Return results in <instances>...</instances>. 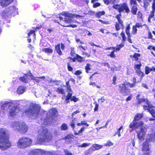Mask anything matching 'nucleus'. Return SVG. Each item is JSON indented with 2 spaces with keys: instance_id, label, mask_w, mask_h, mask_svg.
I'll use <instances>...</instances> for the list:
<instances>
[{
  "instance_id": "7",
  "label": "nucleus",
  "mask_w": 155,
  "mask_h": 155,
  "mask_svg": "<svg viewBox=\"0 0 155 155\" xmlns=\"http://www.w3.org/2000/svg\"><path fill=\"white\" fill-rule=\"evenodd\" d=\"M149 139H147L144 142L143 144L142 150L144 152L149 151L151 147L150 144V141L154 142L155 141V134L153 133L151 134L150 137Z\"/></svg>"
},
{
  "instance_id": "9",
  "label": "nucleus",
  "mask_w": 155,
  "mask_h": 155,
  "mask_svg": "<svg viewBox=\"0 0 155 155\" xmlns=\"http://www.w3.org/2000/svg\"><path fill=\"white\" fill-rule=\"evenodd\" d=\"M113 8L116 9H117L119 12H124L127 13H128L130 10L128 7L126 3H124L120 5H115L113 6Z\"/></svg>"
},
{
  "instance_id": "42",
  "label": "nucleus",
  "mask_w": 155,
  "mask_h": 155,
  "mask_svg": "<svg viewBox=\"0 0 155 155\" xmlns=\"http://www.w3.org/2000/svg\"><path fill=\"white\" fill-rule=\"evenodd\" d=\"M64 152L66 155H73L71 152L67 150H64Z\"/></svg>"
},
{
  "instance_id": "62",
  "label": "nucleus",
  "mask_w": 155,
  "mask_h": 155,
  "mask_svg": "<svg viewBox=\"0 0 155 155\" xmlns=\"http://www.w3.org/2000/svg\"><path fill=\"white\" fill-rule=\"evenodd\" d=\"M154 12H155L152 11L150 14L149 17L151 18H153L154 15Z\"/></svg>"
},
{
  "instance_id": "18",
  "label": "nucleus",
  "mask_w": 155,
  "mask_h": 155,
  "mask_svg": "<svg viewBox=\"0 0 155 155\" xmlns=\"http://www.w3.org/2000/svg\"><path fill=\"white\" fill-rule=\"evenodd\" d=\"M7 8H9V12L11 13V15L14 13L15 14L18 13L17 9L14 5L10 6Z\"/></svg>"
},
{
  "instance_id": "4",
  "label": "nucleus",
  "mask_w": 155,
  "mask_h": 155,
  "mask_svg": "<svg viewBox=\"0 0 155 155\" xmlns=\"http://www.w3.org/2000/svg\"><path fill=\"white\" fill-rule=\"evenodd\" d=\"M53 138L52 133L45 128L40 131L38 136L37 143L41 144L43 143L49 142Z\"/></svg>"
},
{
  "instance_id": "61",
  "label": "nucleus",
  "mask_w": 155,
  "mask_h": 155,
  "mask_svg": "<svg viewBox=\"0 0 155 155\" xmlns=\"http://www.w3.org/2000/svg\"><path fill=\"white\" fill-rule=\"evenodd\" d=\"M118 23L119 24H120V25H121V27H123V22L121 20V19H119V20H118Z\"/></svg>"
},
{
  "instance_id": "24",
  "label": "nucleus",
  "mask_w": 155,
  "mask_h": 155,
  "mask_svg": "<svg viewBox=\"0 0 155 155\" xmlns=\"http://www.w3.org/2000/svg\"><path fill=\"white\" fill-rule=\"evenodd\" d=\"M138 104H140L142 102H145L146 104L147 105V102H150L149 101H148L147 100L145 99H143V98H138Z\"/></svg>"
},
{
  "instance_id": "33",
  "label": "nucleus",
  "mask_w": 155,
  "mask_h": 155,
  "mask_svg": "<svg viewBox=\"0 0 155 155\" xmlns=\"http://www.w3.org/2000/svg\"><path fill=\"white\" fill-rule=\"evenodd\" d=\"M130 29V27L129 25H128L126 28V34L128 35V37H130V33L129 31V30Z\"/></svg>"
},
{
  "instance_id": "45",
  "label": "nucleus",
  "mask_w": 155,
  "mask_h": 155,
  "mask_svg": "<svg viewBox=\"0 0 155 155\" xmlns=\"http://www.w3.org/2000/svg\"><path fill=\"white\" fill-rule=\"evenodd\" d=\"M90 144V143H84L83 144H81L79 147H85L89 146Z\"/></svg>"
},
{
  "instance_id": "32",
  "label": "nucleus",
  "mask_w": 155,
  "mask_h": 155,
  "mask_svg": "<svg viewBox=\"0 0 155 155\" xmlns=\"http://www.w3.org/2000/svg\"><path fill=\"white\" fill-rule=\"evenodd\" d=\"M56 91L59 93L64 94L65 91L61 87H59L56 90Z\"/></svg>"
},
{
  "instance_id": "44",
  "label": "nucleus",
  "mask_w": 155,
  "mask_h": 155,
  "mask_svg": "<svg viewBox=\"0 0 155 155\" xmlns=\"http://www.w3.org/2000/svg\"><path fill=\"white\" fill-rule=\"evenodd\" d=\"M78 100V99L77 98H76V97L75 96H73L72 97L71 99V101H73L75 102H77Z\"/></svg>"
},
{
  "instance_id": "22",
  "label": "nucleus",
  "mask_w": 155,
  "mask_h": 155,
  "mask_svg": "<svg viewBox=\"0 0 155 155\" xmlns=\"http://www.w3.org/2000/svg\"><path fill=\"white\" fill-rule=\"evenodd\" d=\"M55 48L57 52L59 55H61L62 54V52L60 50V45L59 44H58L57 45L55 46Z\"/></svg>"
},
{
  "instance_id": "46",
  "label": "nucleus",
  "mask_w": 155,
  "mask_h": 155,
  "mask_svg": "<svg viewBox=\"0 0 155 155\" xmlns=\"http://www.w3.org/2000/svg\"><path fill=\"white\" fill-rule=\"evenodd\" d=\"M123 129V126H121L118 130L117 132V134H118V137H120L121 136V134H120V130Z\"/></svg>"
},
{
  "instance_id": "37",
  "label": "nucleus",
  "mask_w": 155,
  "mask_h": 155,
  "mask_svg": "<svg viewBox=\"0 0 155 155\" xmlns=\"http://www.w3.org/2000/svg\"><path fill=\"white\" fill-rule=\"evenodd\" d=\"M72 91H70L68 90H67V92L68 93V95L66 96V97L71 99V98L72 95V93H71Z\"/></svg>"
},
{
  "instance_id": "50",
  "label": "nucleus",
  "mask_w": 155,
  "mask_h": 155,
  "mask_svg": "<svg viewBox=\"0 0 155 155\" xmlns=\"http://www.w3.org/2000/svg\"><path fill=\"white\" fill-rule=\"evenodd\" d=\"M120 35L122 38L123 40L124 41H125L126 39V38L123 32H122L121 33Z\"/></svg>"
},
{
  "instance_id": "51",
  "label": "nucleus",
  "mask_w": 155,
  "mask_h": 155,
  "mask_svg": "<svg viewBox=\"0 0 155 155\" xmlns=\"http://www.w3.org/2000/svg\"><path fill=\"white\" fill-rule=\"evenodd\" d=\"M67 67L69 71H72L73 68L71 67L70 66L69 63H67Z\"/></svg>"
},
{
  "instance_id": "15",
  "label": "nucleus",
  "mask_w": 155,
  "mask_h": 155,
  "mask_svg": "<svg viewBox=\"0 0 155 155\" xmlns=\"http://www.w3.org/2000/svg\"><path fill=\"white\" fill-rule=\"evenodd\" d=\"M13 1V0H1L0 4L1 5L5 7L8 5Z\"/></svg>"
},
{
  "instance_id": "36",
  "label": "nucleus",
  "mask_w": 155,
  "mask_h": 155,
  "mask_svg": "<svg viewBox=\"0 0 155 155\" xmlns=\"http://www.w3.org/2000/svg\"><path fill=\"white\" fill-rule=\"evenodd\" d=\"M37 78L41 79L43 80H44V79H45V76H41L40 77H35V79H34V80L35 81L37 82H40L41 81V80L38 79H37Z\"/></svg>"
},
{
  "instance_id": "6",
  "label": "nucleus",
  "mask_w": 155,
  "mask_h": 155,
  "mask_svg": "<svg viewBox=\"0 0 155 155\" xmlns=\"http://www.w3.org/2000/svg\"><path fill=\"white\" fill-rule=\"evenodd\" d=\"M32 143V140L28 137H22L20 138L18 143V146L21 148H26L30 146Z\"/></svg>"
},
{
  "instance_id": "17",
  "label": "nucleus",
  "mask_w": 155,
  "mask_h": 155,
  "mask_svg": "<svg viewBox=\"0 0 155 155\" xmlns=\"http://www.w3.org/2000/svg\"><path fill=\"white\" fill-rule=\"evenodd\" d=\"M48 113L51 117H55L58 114L57 109L55 108H52L50 109Z\"/></svg>"
},
{
  "instance_id": "8",
  "label": "nucleus",
  "mask_w": 155,
  "mask_h": 155,
  "mask_svg": "<svg viewBox=\"0 0 155 155\" xmlns=\"http://www.w3.org/2000/svg\"><path fill=\"white\" fill-rule=\"evenodd\" d=\"M128 87H129L127 82L120 84L119 85V89L120 93L124 95H128L130 92V89L128 88Z\"/></svg>"
},
{
  "instance_id": "25",
  "label": "nucleus",
  "mask_w": 155,
  "mask_h": 155,
  "mask_svg": "<svg viewBox=\"0 0 155 155\" xmlns=\"http://www.w3.org/2000/svg\"><path fill=\"white\" fill-rule=\"evenodd\" d=\"M133 83L132 84L128 82V85H129L130 87H133L135 85V84L136 83V79L135 77H134L133 79Z\"/></svg>"
},
{
  "instance_id": "49",
  "label": "nucleus",
  "mask_w": 155,
  "mask_h": 155,
  "mask_svg": "<svg viewBox=\"0 0 155 155\" xmlns=\"http://www.w3.org/2000/svg\"><path fill=\"white\" fill-rule=\"evenodd\" d=\"M105 146H112L113 145V143H112L111 142H108L106 143H105L104 144Z\"/></svg>"
},
{
  "instance_id": "16",
  "label": "nucleus",
  "mask_w": 155,
  "mask_h": 155,
  "mask_svg": "<svg viewBox=\"0 0 155 155\" xmlns=\"http://www.w3.org/2000/svg\"><path fill=\"white\" fill-rule=\"evenodd\" d=\"M20 123V122L17 121L12 122L11 124V126L14 130H18L19 128Z\"/></svg>"
},
{
  "instance_id": "60",
  "label": "nucleus",
  "mask_w": 155,
  "mask_h": 155,
  "mask_svg": "<svg viewBox=\"0 0 155 155\" xmlns=\"http://www.w3.org/2000/svg\"><path fill=\"white\" fill-rule=\"evenodd\" d=\"M118 23L119 24H120V25H121V27H123V22L121 20V19H119V20H118Z\"/></svg>"
},
{
  "instance_id": "52",
  "label": "nucleus",
  "mask_w": 155,
  "mask_h": 155,
  "mask_svg": "<svg viewBox=\"0 0 155 155\" xmlns=\"http://www.w3.org/2000/svg\"><path fill=\"white\" fill-rule=\"evenodd\" d=\"M101 4L100 3L98 2H97L95 3H94L93 5V7L94 8H96L97 7H98Z\"/></svg>"
},
{
  "instance_id": "13",
  "label": "nucleus",
  "mask_w": 155,
  "mask_h": 155,
  "mask_svg": "<svg viewBox=\"0 0 155 155\" xmlns=\"http://www.w3.org/2000/svg\"><path fill=\"white\" fill-rule=\"evenodd\" d=\"M35 155L37 154L38 155H53V153L50 152L45 151L41 150H38L33 151Z\"/></svg>"
},
{
  "instance_id": "27",
  "label": "nucleus",
  "mask_w": 155,
  "mask_h": 155,
  "mask_svg": "<svg viewBox=\"0 0 155 155\" xmlns=\"http://www.w3.org/2000/svg\"><path fill=\"white\" fill-rule=\"evenodd\" d=\"M42 51L46 53H51L53 52V50L48 48H45L42 49Z\"/></svg>"
},
{
  "instance_id": "14",
  "label": "nucleus",
  "mask_w": 155,
  "mask_h": 155,
  "mask_svg": "<svg viewBox=\"0 0 155 155\" xmlns=\"http://www.w3.org/2000/svg\"><path fill=\"white\" fill-rule=\"evenodd\" d=\"M9 8H6L2 12L0 15L3 18H7L11 16V13L9 12Z\"/></svg>"
},
{
  "instance_id": "11",
  "label": "nucleus",
  "mask_w": 155,
  "mask_h": 155,
  "mask_svg": "<svg viewBox=\"0 0 155 155\" xmlns=\"http://www.w3.org/2000/svg\"><path fill=\"white\" fill-rule=\"evenodd\" d=\"M143 107L145 110H147L152 116L155 117V107H153L150 102H147V105H144Z\"/></svg>"
},
{
  "instance_id": "21",
  "label": "nucleus",
  "mask_w": 155,
  "mask_h": 155,
  "mask_svg": "<svg viewBox=\"0 0 155 155\" xmlns=\"http://www.w3.org/2000/svg\"><path fill=\"white\" fill-rule=\"evenodd\" d=\"M151 2V0H144V7L145 10H147V7L149 5V4Z\"/></svg>"
},
{
  "instance_id": "47",
  "label": "nucleus",
  "mask_w": 155,
  "mask_h": 155,
  "mask_svg": "<svg viewBox=\"0 0 155 155\" xmlns=\"http://www.w3.org/2000/svg\"><path fill=\"white\" fill-rule=\"evenodd\" d=\"M130 3L131 5H137V2L136 0H131Z\"/></svg>"
},
{
  "instance_id": "5",
  "label": "nucleus",
  "mask_w": 155,
  "mask_h": 155,
  "mask_svg": "<svg viewBox=\"0 0 155 155\" xmlns=\"http://www.w3.org/2000/svg\"><path fill=\"white\" fill-rule=\"evenodd\" d=\"M40 107V106L35 103H31L28 110L25 111V114L29 115L30 117L32 119H35L38 114Z\"/></svg>"
},
{
  "instance_id": "26",
  "label": "nucleus",
  "mask_w": 155,
  "mask_h": 155,
  "mask_svg": "<svg viewBox=\"0 0 155 155\" xmlns=\"http://www.w3.org/2000/svg\"><path fill=\"white\" fill-rule=\"evenodd\" d=\"M103 146L99 144H94L93 145L92 147L94 148V150H97L102 148Z\"/></svg>"
},
{
  "instance_id": "54",
  "label": "nucleus",
  "mask_w": 155,
  "mask_h": 155,
  "mask_svg": "<svg viewBox=\"0 0 155 155\" xmlns=\"http://www.w3.org/2000/svg\"><path fill=\"white\" fill-rule=\"evenodd\" d=\"M137 18H141L142 17V14L140 12H138L137 13Z\"/></svg>"
},
{
  "instance_id": "63",
  "label": "nucleus",
  "mask_w": 155,
  "mask_h": 155,
  "mask_svg": "<svg viewBox=\"0 0 155 155\" xmlns=\"http://www.w3.org/2000/svg\"><path fill=\"white\" fill-rule=\"evenodd\" d=\"M115 50H114V51H112L111 52V54L110 55V56L111 58H114L115 57V54H114V51Z\"/></svg>"
},
{
  "instance_id": "43",
  "label": "nucleus",
  "mask_w": 155,
  "mask_h": 155,
  "mask_svg": "<svg viewBox=\"0 0 155 155\" xmlns=\"http://www.w3.org/2000/svg\"><path fill=\"white\" fill-rule=\"evenodd\" d=\"M136 72L137 73L139 76L141 77H143L144 76L143 73L141 72V71L140 70L138 71H136Z\"/></svg>"
},
{
  "instance_id": "40",
  "label": "nucleus",
  "mask_w": 155,
  "mask_h": 155,
  "mask_svg": "<svg viewBox=\"0 0 155 155\" xmlns=\"http://www.w3.org/2000/svg\"><path fill=\"white\" fill-rule=\"evenodd\" d=\"M140 56V54L138 53H135L133 56L134 58L135 59V61H137L138 60V57Z\"/></svg>"
},
{
  "instance_id": "53",
  "label": "nucleus",
  "mask_w": 155,
  "mask_h": 155,
  "mask_svg": "<svg viewBox=\"0 0 155 155\" xmlns=\"http://www.w3.org/2000/svg\"><path fill=\"white\" fill-rule=\"evenodd\" d=\"M116 77L115 76H114L113 77V80H112V81H113V82H112V84H115L116 83V82H115V81L116 80Z\"/></svg>"
},
{
  "instance_id": "56",
  "label": "nucleus",
  "mask_w": 155,
  "mask_h": 155,
  "mask_svg": "<svg viewBox=\"0 0 155 155\" xmlns=\"http://www.w3.org/2000/svg\"><path fill=\"white\" fill-rule=\"evenodd\" d=\"M124 45H120L117 48L115 49V50H117V51H119L121 48H122V47L124 46Z\"/></svg>"
},
{
  "instance_id": "39",
  "label": "nucleus",
  "mask_w": 155,
  "mask_h": 155,
  "mask_svg": "<svg viewBox=\"0 0 155 155\" xmlns=\"http://www.w3.org/2000/svg\"><path fill=\"white\" fill-rule=\"evenodd\" d=\"M136 28H137L134 25L133 26V28H132L133 31H132V33L133 34V35L137 33V29Z\"/></svg>"
},
{
  "instance_id": "12",
  "label": "nucleus",
  "mask_w": 155,
  "mask_h": 155,
  "mask_svg": "<svg viewBox=\"0 0 155 155\" xmlns=\"http://www.w3.org/2000/svg\"><path fill=\"white\" fill-rule=\"evenodd\" d=\"M28 130V127L26 124L24 122H20L18 130L22 133H25Z\"/></svg>"
},
{
  "instance_id": "64",
  "label": "nucleus",
  "mask_w": 155,
  "mask_h": 155,
  "mask_svg": "<svg viewBox=\"0 0 155 155\" xmlns=\"http://www.w3.org/2000/svg\"><path fill=\"white\" fill-rule=\"evenodd\" d=\"M152 8L153 9L152 11L155 12V2H153L152 6Z\"/></svg>"
},
{
  "instance_id": "28",
  "label": "nucleus",
  "mask_w": 155,
  "mask_h": 155,
  "mask_svg": "<svg viewBox=\"0 0 155 155\" xmlns=\"http://www.w3.org/2000/svg\"><path fill=\"white\" fill-rule=\"evenodd\" d=\"M152 68H149L148 66H146L145 68V73L146 74H148L151 71H153Z\"/></svg>"
},
{
  "instance_id": "29",
  "label": "nucleus",
  "mask_w": 155,
  "mask_h": 155,
  "mask_svg": "<svg viewBox=\"0 0 155 155\" xmlns=\"http://www.w3.org/2000/svg\"><path fill=\"white\" fill-rule=\"evenodd\" d=\"M76 60L79 62H81L85 60L84 58L82 57L77 54L76 56Z\"/></svg>"
},
{
  "instance_id": "58",
  "label": "nucleus",
  "mask_w": 155,
  "mask_h": 155,
  "mask_svg": "<svg viewBox=\"0 0 155 155\" xmlns=\"http://www.w3.org/2000/svg\"><path fill=\"white\" fill-rule=\"evenodd\" d=\"M105 99H104V97L101 98L100 99L98 100V101L100 102L101 103H102L104 101Z\"/></svg>"
},
{
  "instance_id": "55",
  "label": "nucleus",
  "mask_w": 155,
  "mask_h": 155,
  "mask_svg": "<svg viewBox=\"0 0 155 155\" xmlns=\"http://www.w3.org/2000/svg\"><path fill=\"white\" fill-rule=\"evenodd\" d=\"M82 73V72L80 70H78L76 71L74 74H75L77 75H80Z\"/></svg>"
},
{
  "instance_id": "20",
  "label": "nucleus",
  "mask_w": 155,
  "mask_h": 155,
  "mask_svg": "<svg viewBox=\"0 0 155 155\" xmlns=\"http://www.w3.org/2000/svg\"><path fill=\"white\" fill-rule=\"evenodd\" d=\"M19 79L25 83H27L28 82L27 75V77L25 75V76L20 77L19 78Z\"/></svg>"
},
{
  "instance_id": "30",
  "label": "nucleus",
  "mask_w": 155,
  "mask_h": 155,
  "mask_svg": "<svg viewBox=\"0 0 155 155\" xmlns=\"http://www.w3.org/2000/svg\"><path fill=\"white\" fill-rule=\"evenodd\" d=\"M25 75L27 77V75L28 76H30V78H29V79H30L31 80H34L35 79V77L31 73L30 71H29V72L27 74H25Z\"/></svg>"
},
{
  "instance_id": "23",
  "label": "nucleus",
  "mask_w": 155,
  "mask_h": 155,
  "mask_svg": "<svg viewBox=\"0 0 155 155\" xmlns=\"http://www.w3.org/2000/svg\"><path fill=\"white\" fill-rule=\"evenodd\" d=\"M131 10L132 13L134 15H136L137 10V5L133 6Z\"/></svg>"
},
{
  "instance_id": "31",
  "label": "nucleus",
  "mask_w": 155,
  "mask_h": 155,
  "mask_svg": "<svg viewBox=\"0 0 155 155\" xmlns=\"http://www.w3.org/2000/svg\"><path fill=\"white\" fill-rule=\"evenodd\" d=\"M60 128L62 130H65L68 129V127L66 124L63 123L61 126Z\"/></svg>"
},
{
  "instance_id": "41",
  "label": "nucleus",
  "mask_w": 155,
  "mask_h": 155,
  "mask_svg": "<svg viewBox=\"0 0 155 155\" xmlns=\"http://www.w3.org/2000/svg\"><path fill=\"white\" fill-rule=\"evenodd\" d=\"M75 120H73L71 122L70 126L72 128L73 130L74 129L75 127Z\"/></svg>"
},
{
  "instance_id": "1",
  "label": "nucleus",
  "mask_w": 155,
  "mask_h": 155,
  "mask_svg": "<svg viewBox=\"0 0 155 155\" xmlns=\"http://www.w3.org/2000/svg\"><path fill=\"white\" fill-rule=\"evenodd\" d=\"M143 116V114H137L135 116L134 120L129 125V127L131 129L130 130L132 132L136 129L140 128V130L137 131L138 139L142 141L144 139V136L145 132L146 131V126L142 122H137L136 120H139L142 118Z\"/></svg>"
},
{
  "instance_id": "19",
  "label": "nucleus",
  "mask_w": 155,
  "mask_h": 155,
  "mask_svg": "<svg viewBox=\"0 0 155 155\" xmlns=\"http://www.w3.org/2000/svg\"><path fill=\"white\" fill-rule=\"evenodd\" d=\"M25 87L23 86L19 87L17 90V93L19 94H22L25 92Z\"/></svg>"
},
{
  "instance_id": "3",
  "label": "nucleus",
  "mask_w": 155,
  "mask_h": 155,
  "mask_svg": "<svg viewBox=\"0 0 155 155\" xmlns=\"http://www.w3.org/2000/svg\"><path fill=\"white\" fill-rule=\"evenodd\" d=\"M11 146L8 140V131L5 129H0V149L6 150Z\"/></svg>"
},
{
  "instance_id": "34",
  "label": "nucleus",
  "mask_w": 155,
  "mask_h": 155,
  "mask_svg": "<svg viewBox=\"0 0 155 155\" xmlns=\"http://www.w3.org/2000/svg\"><path fill=\"white\" fill-rule=\"evenodd\" d=\"M105 12L104 11H101L98 12L96 13V16H97V17L99 18L100 17L101 15H104L105 14Z\"/></svg>"
},
{
  "instance_id": "59",
  "label": "nucleus",
  "mask_w": 155,
  "mask_h": 155,
  "mask_svg": "<svg viewBox=\"0 0 155 155\" xmlns=\"http://www.w3.org/2000/svg\"><path fill=\"white\" fill-rule=\"evenodd\" d=\"M81 123L82 125H86L87 126H88L89 125L87 124V123L85 121H82Z\"/></svg>"
},
{
  "instance_id": "2",
  "label": "nucleus",
  "mask_w": 155,
  "mask_h": 155,
  "mask_svg": "<svg viewBox=\"0 0 155 155\" xmlns=\"http://www.w3.org/2000/svg\"><path fill=\"white\" fill-rule=\"evenodd\" d=\"M19 111V108L15 106L14 104L11 102H5L1 107V112L5 114L8 113L9 117L13 118Z\"/></svg>"
},
{
  "instance_id": "48",
  "label": "nucleus",
  "mask_w": 155,
  "mask_h": 155,
  "mask_svg": "<svg viewBox=\"0 0 155 155\" xmlns=\"http://www.w3.org/2000/svg\"><path fill=\"white\" fill-rule=\"evenodd\" d=\"M115 28L117 31H118L120 29V27L118 23L117 22L115 25Z\"/></svg>"
},
{
  "instance_id": "38",
  "label": "nucleus",
  "mask_w": 155,
  "mask_h": 155,
  "mask_svg": "<svg viewBox=\"0 0 155 155\" xmlns=\"http://www.w3.org/2000/svg\"><path fill=\"white\" fill-rule=\"evenodd\" d=\"M90 65L89 64H87L85 67L86 71L87 73H88L89 72V71L91 69V68H90Z\"/></svg>"
},
{
  "instance_id": "10",
  "label": "nucleus",
  "mask_w": 155,
  "mask_h": 155,
  "mask_svg": "<svg viewBox=\"0 0 155 155\" xmlns=\"http://www.w3.org/2000/svg\"><path fill=\"white\" fill-rule=\"evenodd\" d=\"M61 15H62L64 16H65L68 17V18H64V21L66 23H71L72 22V19H71V18L73 17L74 16H75L76 17H81V16L78 15H75L74 14H72L70 13H69L67 12H63L62 13H61ZM73 22H74L73 21Z\"/></svg>"
},
{
  "instance_id": "35",
  "label": "nucleus",
  "mask_w": 155,
  "mask_h": 155,
  "mask_svg": "<svg viewBox=\"0 0 155 155\" xmlns=\"http://www.w3.org/2000/svg\"><path fill=\"white\" fill-rule=\"evenodd\" d=\"M141 66V64L139 63L135 65L134 69L135 71H138L140 69V66Z\"/></svg>"
},
{
  "instance_id": "57",
  "label": "nucleus",
  "mask_w": 155,
  "mask_h": 155,
  "mask_svg": "<svg viewBox=\"0 0 155 155\" xmlns=\"http://www.w3.org/2000/svg\"><path fill=\"white\" fill-rule=\"evenodd\" d=\"M135 26L136 28H140L142 27V25L139 23H137Z\"/></svg>"
}]
</instances>
